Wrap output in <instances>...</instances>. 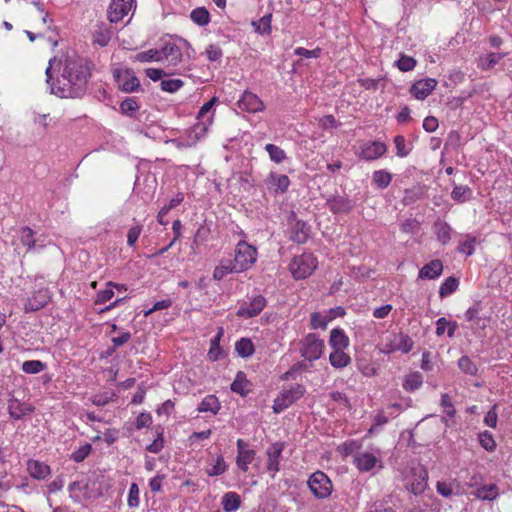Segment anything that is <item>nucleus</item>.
<instances>
[{"label":"nucleus","mask_w":512,"mask_h":512,"mask_svg":"<svg viewBox=\"0 0 512 512\" xmlns=\"http://www.w3.org/2000/svg\"><path fill=\"white\" fill-rule=\"evenodd\" d=\"M90 69L83 58L67 56L61 77L50 84L51 93L60 98H79L86 90Z\"/></svg>","instance_id":"nucleus-1"},{"label":"nucleus","mask_w":512,"mask_h":512,"mask_svg":"<svg viewBox=\"0 0 512 512\" xmlns=\"http://www.w3.org/2000/svg\"><path fill=\"white\" fill-rule=\"evenodd\" d=\"M317 267V259L311 253H303L293 257L289 264V270L295 279L309 277Z\"/></svg>","instance_id":"nucleus-2"},{"label":"nucleus","mask_w":512,"mask_h":512,"mask_svg":"<svg viewBox=\"0 0 512 512\" xmlns=\"http://www.w3.org/2000/svg\"><path fill=\"white\" fill-rule=\"evenodd\" d=\"M324 348V340L314 333H309L299 342V352L309 362L319 359L323 354Z\"/></svg>","instance_id":"nucleus-3"},{"label":"nucleus","mask_w":512,"mask_h":512,"mask_svg":"<svg viewBox=\"0 0 512 512\" xmlns=\"http://www.w3.org/2000/svg\"><path fill=\"white\" fill-rule=\"evenodd\" d=\"M381 351L389 354L395 351L408 353L413 347L412 339L403 333H387L381 340Z\"/></svg>","instance_id":"nucleus-4"},{"label":"nucleus","mask_w":512,"mask_h":512,"mask_svg":"<svg viewBox=\"0 0 512 512\" xmlns=\"http://www.w3.org/2000/svg\"><path fill=\"white\" fill-rule=\"evenodd\" d=\"M308 487L317 499L328 498L333 491L330 478L322 471L312 473L307 481Z\"/></svg>","instance_id":"nucleus-5"},{"label":"nucleus","mask_w":512,"mask_h":512,"mask_svg":"<svg viewBox=\"0 0 512 512\" xmlns=\"http://www.w3.org/2000/svg\"><path fill=\"white\" fill-rule=\"evenodd\" d=\"M305 393L304 386L295 384L289 389L283 390L274 400L273 411L280 413L298 401Z\"/></svg>","instance_id":"nucleus-6"},{"label":"nucleus","mask_w":512,"mask_h":512,"mask_svg":"<svg viewBox=\"0 0 512 512\" xmlns=\"http://www.w3.org/2000/svg\"><path fill=\"white\" fill-rule=\"evenodd\" d=\"M257 259V251L256 248L249 245L245 241H240L237 244L235 251L234 262L236 264V269L240 270V272L249 269Z\"/></svg>","instance_id":"nucleus-7"},{"label":"nucleus","mask_w":512,"mask_h":512,"mask_svg":"<svg viewBox=\"0 0 512 512\" xmlns=\"http://www.w3.org/2000/svg\"><path fill=\"white\" fill-rule=\"evenodd\" d=\"M189 48L186 40L180 39L179 43L168 42L161 49V61L165 60L168 66H177L183 60V50Z\"/></svg>","instance_id":"nucleus-8"},{"label":"nucleus","mask_w":512,"mask_h":512,"mask_svg":"<svg viewBox=\"0 0 512 512\" xmlns=\"http://www.w3.org/2000/svg\"><path fill=\"white\" fill-rule=\"evenodd\" d=\"M135 8V0H112L108 8V19L117 23L124 19Z\"/></svg>","instance_id":"nucleus-9"},{"label":"nucleus","mask_w":512,"mask_h":512,"mask_svg":"<svg viewBox=\"0 0 512 512\" xmlns=\"http://www.w3.org/2000/svg\"><path fill=\"white\" fill-rule=\"evenodd\" d=\"M266 306V299L262 295L254 296L249 303H244L237 311V316L246 319L259 315Z\"/></svg>","instance_id":"nucleus-10"},{"label":"nucleus","mask_w":512,"mask_h":512,"mask_svg":"<svg viewBox=\"0 0 512 512\" xmlns=\"http://www.w3.org/2000/svg\"><path fill=\"white\" fill-rule=\"evenodd\" d=\"M120 89L124 92L131 93L137 90L140 86V81L131 69L124 71L117 70L114 73Z\"/></svg>","instance_id":"nucleus-11"},{"label":"nucleus","mask_w":512,"mask_h":512,"mask_svg":"<svg viewBox=\"0 0 512 512\" xmlns=\"http://www.w3.org/2000/svg\"><path fill=\"white\" fill-rule=\"evenodd\" d=\"M353 463L357 467V469L361 472H369L376 466L382 468V462L380 458H378L373 453L369 452H359L354 456Z\"/></svg>","instance_id":"nucleus-12"},{"label":"nucleus","mask_w":512,"mask_h":512,"mask_svg":"<svg viewBox=\"0 0 512 512\" xmlns=\"http://www.w3.org/2000/svg\"><path fill=\"white\" fill-rule=\"evenodd\" d=\"M238 108L249 113H256L264 109V103L254 93L246 91L238 100Z\"/></svg>","instance_id":"nucleus-13"},{"label":"nucleus","mask_w":512,"mask_h":512,"mask_svg":"<svg viewBox=\"0 0 512 512\" xmlns=\"http://www.w3.org/2000/svg\"><path fill=\"white\" fill-rule=\"evenodd\" d=\"M414 478L408 480L406 486L407 489L415 495L421 494L427 487L428 473L423 467L414 468Z\"/></svg>","instance_id":"nucleus-14"},{"label":"nucleus","mask_w":512,"mask_h":512,"mask_svg":"<svg viewBox=\"0 0 512 512\" xmlns=\"http://www.w3.org/2000/svg\"><path fill=\"white\" fill-rule=\"evenodd\" d=\"M237 458L236 463L239 469L246 472L248 470V465L252 463L255 458V451L248 447V444L242 440H237Z\"/></svg>","instance_id":"nucleus-15"},{"label":"nucleus","mask_w":512,"mask_h":512,"mask_svg":"<svg viewBox=\"0 0 512 512\" xmlns=\"http://www.w3.org/2000/svg\"><path fill=\"white\" fill-rule=\"evenodd\" d=\"M50 301V295L47 289H40L29 297L24 305L25 312H34L45 307Z\"/></svg>","instance_id":"nucleus-16"},{"label":"nucleus","mask_w":512,"mask_h":512,"mask_svg":"<svg viewBox=\"0 0 512 512\" xmlns=\"http://www.w3.org/2000/svg\"><path fill=\"white\" fill-rule=\"evenodd\" d=\"M436 85L437 80L434 78L421 79L412 85L410 92L416 99L424 100L431 94Z\"/></svg>","instance_id":"nucleus-17"},{"label":"nucleus","mask_w":512,"mask_h":512,"mask_svg":"<svg viewBox=\"0 0 512 512\" xmlns=\"http://www.w3.org/2000/svg\"><path fill=\"white\" fill-rule=\"evenodd\" d=\"M386 151L387 146L383 142L373 141L364 144L359 155L361 158L371 161L380 158Z\"/></svg>","instance_id":"nucleus-18"},{"label":"nucleus","mask_w":512,"mask_h":512,"mask_svg":"<svg viewBox=\"0 0 512 512\" xmlns=\"http://www.w3.org/2000/svg\"><path fill=\"white\" fill-rule=\"evenodd\" d=\"M267 188L274 192L284 193L288 190L290 180L287 175H280L275 172H270L265 180Z\"/></svg>","instance_id":"nucleus-19"},{"label":"nucleus","mask_w":512,"mask_h":512,"mask_svg":"<svg viewBox=\"0 0 512 512\" xmlns=\"http://www.w3.org/2000/svg\"><path fill=\"white\" fill-rule=\"evenodd\" d=\"M310 227L301 220H296L291 228L290 239L298 244H304L309 238Z\"/></svg>","instance_id":"nucleus-20"},{"label":"nucleus","mask_w":512,"mask_h":512,"mask_svg":"<svg viewBox=\"0 0 512 512\" xmlns=\"http://www.w3.org/2000/svg\"><path fill=\"white\" fill-rule=\"evenodd\" d=\"M283 450V445L280 443L273 444L268 450H267V470L272 472V477H274L275 473L279 471V460L281 457V453Z\"/></svg>","instance_id":"nucleus-21"},{"label":"nucleus","mask_w":512,"mask_h":512,"mask_svg":"<svg viewBox=\"0 0 512 512\" xmlns=\"http://www.w3.org/2000/svg\"><path fill=\"white\" fill-rule=\"evenodd\" d=\"M27 471L36 480L45 479L51 472L50 467L39 460H29L27 462Z\"/></svg>","instance_id":"nucleus-22"},{"label":"nucleus","mask_w":512,"mask_h":512,"mask_svg":"<svg viewBox=\"0 0 512 512\" xmlns=\"http://www.w3.org/2000/svg\"><path fill=\"white\" fill-rule=\"evenodd\" d=\"M443 264L440 260L435 259L425 264L419 271L421 279H435L442 274Z\"/></svg>","instance_id":"nucleus-23"},{"label":"nucleus","mask_w":512,"mask_h":512,"mask_svg":"<svg viewBox=\"0 0 512 512\" xmlns=\"http://www.w3.org/2000/svg\"><path fill=\"white\" fill-rule=\"evenodd\" d=\"M480 312L481 306L477 303L465 312V319L468 322H472L476 327L484 329L488 324V319L486 317H481Z\"/></svg>","instance_id":"nucleus-24"},{"label":"nucleus","mask_w":512,"mask_h":512,"mask_svg":"<svg viewBox=\"0 0 512 512\" xmlns=\"http://www.w3.org/2000/svg\"><path fill=\"white\" fill-rule=\"evenodd\" d=\"M229 273H240V270L236 269V264L230 259L221 260L219 265L213 272V278L215 280H222Z\"/></svg>","instance_id":"nucleus-25"},{"label":"nucleus","mask_w":512,"mask_h":512,"mask_svg":"<svg viewBox=\"0 0 512 512\" xmlns=\"http://www.w3.org/2000/svg\"><path fill=\"white\" fill-rule=\"evenodd\" d=\"M473 495L480 500L492 501L498 497L499 488L496 484L483 485L477 488Z\"/></svg>","instance_id":"nucleus-26"},{"label":"nucleus","mask_w":512,"mask_h":512,"mask_svg":"<svg viewBox=\"0 0 512 512\" xmlns=\"http://www.w3.org/2000/svg\"><path fill=\"white\" fill-rule=\"evenodd\" d=\"M343 350L344 349H333V352L329 355V362L336 369H342L351 362L350 356Z\"/></svg>","instance_id":"nucleus-27"},{"label":"nucleus","mask_w":512,"mask_h":512,"mask_svg":"<svg viewBox=\"0 0 512 512\" xmlns=\"http://www.w3.org/2000/svg\"><path fill=\"white\" fill-rule=\"evenodd\" d=\"M329 344L333 349H345L349 345V338L342 329L335 328L330 333Z\"/></svg>","instance_id":"nucleus-28"},{"label":"nucleus","mask_w":512,"mask_h":512,"mask_svg":"<svg viewBox=\"0 0 512 512\" xmlns=\"http://www.w3.org/2000/svg\"><path fill=\"white\" fill-rule=\"evenodd\" d=\"M111 35L109 29L104 24H98L92 33L93 44L104 47L110 41Z\"/></svg>","instance_id":"nucleus-29"},{"label":"nucleus","mask_w":512,"mask_h":512,"mask_svg":"<svg viewBox=\"0 0 512 512\" xmlns=\"http://www.w3.org/2000/svg\"><path fill=\"white\" fill-rule=\"evenodd\" d=\"M19 239L20 242L27 247V252L37 248L38 240L35 238V233L30 227L26 226L20 229Z\"/></svg>","instance_id":"nucleus-30"},{"label":"nucleus","mask_w":512,"mask_h":512,"mask_svg":"<svg viewBox=\"0 0 512 512\" xmlns=\"http://www.w3.org/2000/svg\"><path fill=\"white\" fill-rule=\"evenodd\" d=\"M328 206L333 213L349 212L352 208L351 201L348 198L337 196L328 201Z\"/></svg>","instance_id":"nucleus-31"},{"label":"nucleus","mask_w":512,"mask_h":512,"mask_svg":"<svg viewBox=\"0 0 512 512\" xmlns=\"http://www.w3.org/2000/svg\"><path fill=\"white\" fill-rule=\"evenodd\" d=\"M250 382L244 372L239 371L231 384V390L240 395H246L250 390Z\"/></svg>","instance_id":"nucleus-32"},{"label":"nucleus","mask_w":512,"mask_h":512,"mask_svg":"<svg viewBox=\"0 0 512 512\" xmlns=\"http://www.w3.org/2000/svg\"><path fill=\"white\" fill-rule=\"evenodd\" d=\"M503 57V53H488L486 55L479 57L478 67L482 70L492 69L496 64H498L501 61Z\"/></svg>","instance_id":"nucleus-33"},{"label":"nucleus","mask_w":512,"mask_h":512,"mask_svg":"<svg viewBox=\"0 0 512 512\" xmlns=\"http://www.w3.org/2000/svg\"><path fill=\"white\" fill-rule=\"evenodd\" d=\"M241 504L240 496L235 492H227L222 498V506L225 512L236 511Z\"/></svg>","instance_id":"nucleus-34"},{"label":"nucleus","mask_w":512,"mask_h":512,"mask_svg":"<svg viewBox=\"0 0 512 512\" xmlns=\"http://www.w3.org/2000/svg\"><path fill=\"white\" fill-rule=\"evenodd\" d=\"M198 410L200 412H211L217 414L220 410V403L218 398L214 395H207L200 403Z\"/></svg>","instance_id":"nucleus-35"},{"label":"nucleus","mask_w":512,"mask_h":512,"mask_svg":"<svg viewBox=\"0 0 512 512\" xmlns=\"http://www.w3.org/2000/svg\"><path fill=\"white\" fill-rule=\"evenodd\" d=\"M423 384V377L419 372H412L408 374L403 382V388L406 391H415L419 389Z\"/></svg>","instance_id":"nucleus-36"},{"label":"nucleus","mask_w":512,"mask_h":512,"mask_svg":"<svg viewBox=\"0 0 512 512\" xmlns=\"http://www.w3.org/2000/svg\"><path fill=\"white\" fill-rule=\"evenodd\" d=\"M373 183L380 189L387 188L392 180V174L386 170H377L372 174Z\"/></svg>","instance_id":"nucleus-37"},{"label":"nucleus","mask_w":512,"mask_h":512,"mask_svg":"<svg viewBox=\"0 0 512 512\" xmlns=\"http://www.w3.org/2000/svg\"><path fill=\"white\" fill-rule=\"evenodd\" d=\"M134 60L141 62V63L152 62V61L160 62L161 61V52L158 49H149L146 51H142V52L137 53L134 56Z\"/></svg>","instance_id":"nucleus-38"},{"label":"nucleus","mask_w":512,"mask_h":512,"mask_svg":"<svg viewBox=\"0 0 512 512\" xmlns=\"http://www.w3.org/2000/svg\"><path fill=\"white\" fill-rule=\"evenodd\" d=\"M236 352L243 358L250 357L254 353V345L248 338H241L235 344Z\"/></svg>","instance_id":"nucleus-39"},{"label":"nucleus","mask_w":512,"mask_h":512,"mask_svg":"<svg viewBox=\"0 0 512 512\" xmlns=\"http://www.w3.org/2000/svg\"><path fill=\"white\" fill-rule=\"evenodd\" d=\"M32 411L33 409L30 406L22 405L17 400L11 401L9 404V412L14 419H20Z\"/></svg>","instance_id":"nucleus-40"},{"label":"nucleus","mask_w":512,"mask_h":512,"mask_svg":"<svg viewBox=\"0 0 512 512\" xmlns=\"http://www.w3.org/2000/svg\"><path fill=\"white\" fill-rule=\"evenodd\" d=\"M459 285V281L455 277H448L439 288V295L441 298L451 295L454 293Z\"/></svg>","instance_id":"nucleus-41"},{"label":"nucleus","mask_w":512,"mask_h":512,"mask_svg":"<svg viewBox=\"0 0 512 512\" xmlns=\"http://www.w3.org/2000/svg\"><path fill=\"white\" fill-rule=\"evenodd\" d=\"M435 232L437 235L438 240L442 244H446L451 239V228L447 223L444 222H437L435 224Z\"/></svg>","instance_id":"nucleus-42"},{"label":"nucleus","mask_w":512,"mask_h":512,"mask_svg":"<svg viewBox=\"0 0 512 512\" xmlns=\"http://www.w3.org/2000/svg\"><path fill=\"white\" fill-rule=\"evenodd\" d=\"M46 364L40 360H28L23 362L22 371L27 374H38L45 370Z\"/></svg>","instance_id":"nucleus-43"},{"label":"nucleus","mask_w":512,"mask_h":512,"mask_svg":"<svg viewBox=\"0 0 512 512\" xmlns=\"http://www.w3.org/2000/svg\"><path fill=\"white\" fill-rule=\"evenodd\" d=\"M190 17L198 25H206L210 20L209 12L204 7H198L192 10Z\"/></svg>","instance_id":"nucleus-44"},{"label":"nucleus","mask_w":512,"mask_h":512,"mask_svg":"<svg viewBox=\"0 0 512 512\" xmlns=\"http://www.w3.org/2000/svg\"><path fill=\"white\" fill-rule=\"evenodd\" d=\"M458 367L463 373L471 376L476 375L478 372L476 364L468 356H462L458 360Z\"/></svg>","instance_id":"nucleus-45"},{"label":"nucleus","mask_w":512,"mask_h":512,"mask_svg":"<svg viewBox=\"0 0 512 512\" xmlns=\"http://www.w3.org/2000/svg\"><path fill=\"white\" fill-rule=\"evenodd\" d=\"M471 189L468 186L456 185L451 192L453 200L458 202H465L471 196Z\"/></svg>","instance_id":"nucleus-46"},{"label":"nucleus","mask_w":512,"mask_h":512,"mask_svg":"<svg viewBox=\"0 0 512 512\" xmlns=\"http://www.w3.org/2000/svg\"><path fill=\"white\" fill-rule=\"evenodd\" d=\"M265 150L269 154L270 159L277 164L283 162L286 158L285 151L274 144H267Z\"/></svg>","instance_id":"nucleus-47"},{"label":"nucleus","mask_w":512,"mask_h":512,"mask_svg":"<svg viewBox=\"0 0 512 512\" xmlns=\"http://www.w3.org/2000/svg\"><path fill=\"white\" fill-rule=\"evenodd\" d=\"M272 15L268 14L260 18L258 21L252 22L256 32L260 34H269L271 32Z\"/></svg>","instance_id":"nucleus-48"},{"label":"nucleus","mask_w":512,"mask_h":512,"mask_svg":"<svg viewBox=\"0 0 512 512\" xmlns=\"http://www.w3.org/2000/svg\"><path fill=\"white\" fill-rule=\"evenodd\" d=\"M211 123H212V115L208 116L206 120L195 124L192 128L191 133H193L194 137L197 140H199L201 137H203L206 134Z\"/></svg>","instance_id":"nucleus-49"},{"label":"nucleus","mask_w":512,"mask_h":512,"mask_svg":"<svg viewBox=\"0 0 512 512\" xmlns=\"http://www.w3.org/2000/svg\"><path fill=\"white\" fill-rule=\"evenodd\" d=\"M479 443L486 451L489 452L494 451L496 448V442L492 434L488 431H484L479 434Z\"/></svg>","instance_id":"nucleus-50"},{"label":"nucleus","mask_w":512,"mask_h":512,"mask_svg":"<svg viewBox=\"0 0 512 512\" xmlns=\"http://www.w3.org/2000/svg\"><path fill=\"white\" fill-rule=\"evenodd\" d=\"M330 320H331V317L322 315L318 312H314L311 315V328L312 329H318V328L325 329Z\"/></svg>","instance_id":"nucleus-51"},{"label":"nucleus","mask_w":512,"mask_h":512,"mask_svg":"<svg viewBox=\"0 0 512 512\" xmlns=\"http://www.w3.org/2000/svg\"><path fill=\"white\" fill-rule=\"evenodd\" d=\"M183 84L181 79H166L161 81L160 86L163 91L174 93L178 91Z\"/></svg>","instance_id":"nucleus-52"},{"label":"nucleus","mask_w":512,"mask_h":512,"mask_svg":"<svg viewBox=\"0 0 512 512\" xmlns=\"http://www.w3.org/2000/svg\"><path fill=\"white\" fill-rule=\"evenodd\" d=\"M399 70L408 72L414 69L416 66V60L413 57L401 55L400 59L396 62Z\"/></svg>","instance_id":"nucleus-53"},{"label":"nucleus","mask_w":512,"mask_h":512,"mask_svg":"<svg viewBox=\"0 0 512 512\" xmlns=\"http://www.w3.org/2000/svg\"><path fill=\"white\" fill-rule=\"evenodd\" d=\"M223 330L220 329L218 334L211 340V347L208 352V357L212 361H216L218 359L219 353H220V346L219 341L222 336Z\"/></svg>","instance_id":"nucleus-54"},{"label":"nucleus","mask_w":512,"mask_h":512,"mask_svg":"<svg viewBox=\"0 0 512 512\" xmlns=\"http://www.w3.org/2000/svg\"><path fill=\"white\" fill-rule=\"evenodd\" d=\"M441 406L444 409V413L448 418H454L456 414V409L453 406L451 398L448 394H442L441 396Z\"/></svg>","instance_id":"nucleus-55"},{"label":"nucleus","mask_w":512,"mask_h":512,"mask_svg":"<svg viewBox=\"0 0 512 512\" xmlns=\"http://www.w3.org/2000/svg\"><path fill=\"white\" fill-rule=\"evenodd\" d=\"M227 469L226 463L222 456H219L216 460V463L207 470V474L209 476H218L223 474Z\"/></svg>","instance_id":"nucleus-56"},{"label":"nucleus","mask_w":512,"mask_h":512,"mask_svg":"<svg viewBox=\"0 0 512 512\" xmlns=\"http://www.w3.org/2000/svg\"><path fill=\"white\" fill-rule=\"evenodd\" d=\"M139 106L135 99L126 98L120 104V109L123 114L132 115L136 110H138Z\"/></svg>","instance_id":"nucleus-57"},{"label":"nucleus","mask_w":512,"mask_h":512,"mask_svg":"<svg viewBox=\"0 0 512 512\" xmlns=\"http://www.w3.org/2000/svg\"><path fill=\"white\" fill-rule=\"evenodd\" d=\"M91 449H92V447L90 444H85V445L79 447L77 450H75L72 453L71 458L75 462H82L89 455V453L91 452Z\"/></svg>","instance_id":"nucleus-58"},{"label":"nucleus","mask_w":512,"mask_h":512,"mask_svg":"<svg viewBox=\"0 0 512 512\" xmlns=\"http://www.w3.org/2000/svg\"><path fill=\"white\" fill-rule=\"evenodd\" d=\"M437 492L443 497H451L454 494L453 483L439 481L436 485Z\"/></svg>","instance_id":"nucleus-59"},{"label":"nucleus","mask_w":512,"mask_h":512,"mask_svg":"<svg viewBox=\"0 0 512 512\" xmlns=\"http://www.w3.org/2000/svg\"><path fill=\"white\" fill-rule=\"evenodd\" d=\"M139 505V487L136 483H132L128 494V506L133 508Z\"/></svg>","instance_id":"nucleus-60"},{"label":"nucleus","mask_w":512,"mask_h":512,"mask_svg":"<svg viewBox=\"0 0 512 512\" xmlns=\"http://www.w3.org/2000/svg\"><path fill=\"white\" fill-rule=\"evenodd\" d=\"M394 144L397 156L406 157L409 154V150L406 148L405 138L402 135H397L394 138Z\"/></svg>","instance_id":"nucleus-61"},{"label":"nucleus","mask_w":512,"mask_h":512,"mask_svg":"<svg viewBox=\"0 0 512 512\" xmlns=\"http://www.w3.org/2000/svg\"><path fill=\"white\" fill-rule=\"evenodd\" d=\"M141 231H142L141 225H136L129 229V231L127 233V244L130 247H133L135 245V243L137 242V240L141 234Z\"/></svg>","instance_id":"nucleus-62"},{"label":"nucleus","mask_w":512,"mask_h":512,"mask_svg":"<svg viewBox=\"0 0 512 512\" xmlns=\"http://www.w3.org/2000/svg\"><path fill=\"white\" fill-rule=\"evenodd\" d=\"M295 54L305 58H318L321 54V49L316 48L313 50H308L303 47H298L295 49Z\"/></svg>","instance_id":"nucleus-63"},{"label":"nucleus","mask_w":512,"mask_h":512,"mask_svg":"<svg viewBox=\"0 0 512 512\" xmlns=\"http://www.w3.org/2000/svg\"><path fill=\"white\" fill-rule=\"evenodd\" d=\"M401 230L405 233H416L419 230V223L415 219H408L401 224Z\"/></svg>","instance_id":"nucleus-64"}]
</instances>
